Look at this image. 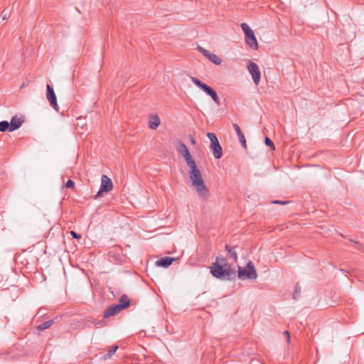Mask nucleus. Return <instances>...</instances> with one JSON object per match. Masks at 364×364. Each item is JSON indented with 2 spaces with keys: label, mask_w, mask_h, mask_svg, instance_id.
<instances>
[{
  "label": "nucleus",
  "mask_w": 364,
  "mask_h": 364,
  "mask_svg": "<svg viewBox=\"0 0 364 364\" xmlns=\"http://www.w3.org/2000/svg\"><path fill=\"white\" fill-rule=\"evenodd\" d=\"M177 150L178 153L184 158L187 165L195 161L193 159L188 147L184 143L180 141Z\"/></svg>",
  "instance_id": "nucleus-8"
},
{
  "label": "nucleus",
  "mask_w": 364,
  "mask_h": 364,
  "mask_svg": "<svg viewBox=\"0 0 364 364\" xmlns=\"http://www.w3.org/2000/svg\"><path fill=\"white\" fill-rule=\"evenodd\" d=\"M247 69L255 85H258L260 81V72L258 65L252 61H249Z\"/></svg>",
  "instance_id": "nucleus-7"
},
{
  "label": "nucleus",
  "mask_w": 364,
  "mask_h": 364,
  "mask_svg": "<svg viewBox=\"0 0 364 364\" xmlns=\"http://www.w3.org/2000/svg\"><path fill=\"white\" fill-rule=\"evenodd\" d=\"M192 186L196 189V193L199 198L203 200H207L209 198L210 191L203 178L193 181Z\"/></svg>",
  "instance_id": "nucleus-4"
},
{
  "label": "nucleus",
  "mask_w": 364,
  "mask_h": 364,
  "mask_svg": "<svg viewBox=\"0 0 364 364\" xmlns=\"http://www.w3.org/2000/svg\"><path fill=\"white\" fill-rule=\"evenodd\" d=\"M175 260L173 257H164L156 262V265L162 267H169Z\"/></svg>",
  "instance_id": "nucleus-15"
},
{
  "label": "nucleus",
  "mask_w": 364,
  "mask_h": 364,
  "mask_svg": "<svg viewBox=\"0 0 364 364\" xmlns=\"http://www.w3.org/2000/svg\"><path fill=\"white\" fill-rule=\"evenodd\" d=\"M6 18H7L6 14L4 15L3 16V20H6Z\"/></svg>",
  "instance_id": "nucleus-32"
},
{
  "label": "nucleus",
  "mask_w": 364,
  "mask_h": 364,
  "mask_svg": "<svg viewBox=\"0 0 364 364\" xmlns=\"http://www.w3.org/2000/svg\"><path fill=\"white\" fill-rule=\"evenodd\" d=\"M75 186V183L71 179H69L65 183V187L68 188H73Z\"/></svg>",
  "instance_id": "nucleus-26"
},
{
  "label": "nucleus",
  "mask_w": 364,
  "mask_h": 364,
  "mask_svg": "<svg viewBox=\"0 0 364 364\" xmlns=\"http://www.w3.org/2000/svg\"><path fill=\"white\" fill-rule=\"evenodd\" d=\"M299 290L298 289V288L296 289L295 290V292L294 294V299H296V296H299Z\"/></svg>",
  "instance_id": "nucleus-30"
},
{
  "label": "nucleus",
  "mask_w": 364,
  "mask_h": 364,
  "mask_svg": "<svg viewBox=\"0 0 364 364\" xmlns=\"http://www.w3.org/2000/svg\"><path fill=\"white\" fill-rule=\"evenodd\" d=\"M117 349H118L117 346H112L111 348L109 350V351L106 354L104 355V358L105 360L110 358L112 356V355L114 354V353L117 351Z\"/></svg>",
  "instance_id": "nucleus-21"
},
{
  "label": "nucleus",
  "mask_w": 364,
  "mask_h": 364,
  "mask_svg": "<svg viewBox=\"0 0 364 364\" xmlns=\"http://www.w3.org/2000/svg\"><path fill=\"white\" fill-rule=\"evenodd\" d=\"M207 136L210 141V149L213 151L215 158L218 159L221 158L223 155V149L215 134L208 132L207 134Z\"/></svg>",
  "instance_id": "nucleus-5"
},
{
  "label": "nucleus",
  "mask_w": 364,
  "mask_h": 364,
  "mask_svg": "<svg viewBox=\"0 0 364 364\" xmlns=\"http://www.w3.org/2000/svg\"><path fill=\"white\" fill-rule=\"evenodd\" d=\"M237 277L240 279H256L257 278V273L253 263L250 261L247 264V269L238 267Z\"/></svg>",
  "instance_id": "nucleus-2"
},
{
  "label": "nucleus",
  "mask_w": 364,
  "mask_h": 364,
  "mask_svg": "<svg viewBox=\"0 0 364 364\" xmlns=\"http://www.w3.org/2000/svg\"><path fill=\"white\" fill-rule=\"evenodd\" d=\"M122 309L119 304H112L109 306L107 309L104 312L103 317L108 318L118 314Z\"/></svg>",
  "instance_id": "nucleus-12"
},
{
  "label": "nucleus",
  "mask_w": 364,
  "mask_h": 364,
  "mask_svg": "<svg viewBox=\"0 0 364 364\" xmlns=\"http://www.w3.org/2000/svg\"><path fill=\"white\" fill-rule=\"evenodd\" d=\"M240 26H241L242 30L245 33V36H247L250 33H251L252 32H253V31L250 28V27L245 23H241Z\"/></svg>",
  "instance_id": "nucleus-22"
},
{
  "label": "nucleus",
  "mask_w": 364,
  "mask_h": 364,
  "mask_svg": "<svg viewBox=\"0 0 364 364\" xmlns=\"http://www.w3.org/2000/svg\"><path fill=\"white\" fill-rule=\"evenodd\" d=\"M210 270L213 277L223 280H232L236 277V271L231 267L219 265L218 262H213L210 267Z\"/></svg>",
  "instance_id": "nucleus-1"
},
{
  "label": "nucleus",
  "mask_w": 364,
  "mask_h": 364,
  "mask_svg": "<svg viewBox=\"0 0 364 364\" xmlns=\"http://www.w3.org/2000/svg\"><path fill=\"white\" fill-rule=\"evenodd\" d=\"M10 126L9 123L7 121H1L0 122V132H6L7 130L9 131Z\"/></svg>",
  "instance_id": "nucleus-23"
},
{
  "label": "nucleus",
  "mask_w": 364,
  "mask_h": 364,
  "mask_svg": "<svg viewBox=\"0 0 364 364\" xmlns=\"http://www.w3.org/2000/svg\"><path fill=\"white\" fill-rule=\"evenodd\" d=\"M215 262H218L219 265L225 266V267H231L230 264H229L227 262V259L224 257H217Z\"/></svg>",
  "instance_id": "nucleus-24"
},
{
  "label": "nucleus",
  "mask_w": 364,
  "mask_h": 364,
  "mask_svg": "<svg viewBox=\"0 0 364 364\" xmlns=\"http://www.w3.org/2000/svg\"><path fill=\"white\" fill-rule=\"evenodd\" d=\"M161 120L158 115L151 114L149 116V127L151 129H156L160 124Z\"/></svg>",
  "instance_id": "nucleus-17"
},
{
  "label": "nucleus",
  "mask_w": 364,
  "mask_h": 364,
  "mask_svg": "<svg viewBox=\"0 0 364 364\" xmlns=\"http://www.w3.org/2000/svg\"><path fill=\"white\" fill-rule=\"evenodd\" d=\"M198 49L201 53H203L204 56H205L210 61H211L215 65H218L221 64V59L215 54L211 53L209 50L203 48L200 46H198Z\"/></svg>",
  "instance_id": "nucleus-9"
},
{
  "label": "nucleus",
  "mask_w": 364,
  "mask_h": 364,
  "mask_svg": "<svg viewBox=\"0 0 364 364\" xmlns=\"http://www.w3.org/2000/svg\"><path fill=\"white\" fill-rule=\"evenodd\" d=\"M24 120L22 117H18L17 116H14L11 118V122L9 123L10 129L9 132H13L19 129Z\"/></svg>",
  "instance_id": "nucleus-13"
},
{
  "label": "nucleus",
  "mask_w": 364,
  "mask_h": 364,
  "mask_svg": "<svg viewBox=\"0 0 364 364\" xmlns=\"http://www.w3.org/2000/svg\"><path fill=\"white\" fill-rule=\"evenodd\" d=\"M284 334L285 335V337H287V341L289 343L290 342V333L288 331H285L284 332Z\"/></svg>",
  "instance_id": "nucleus-28"
},
{
  "label": "nucleus",
  "mask_w": 364,
  "mask_h": 364,
  "mask_svg": "<svg viewBox=\"0 0 364 364\" xmlns=\"http://www.w3.org/2000/svg\"><path fill=\"white\" fill-rule=\"evenodd\" d=\"M187 166L190 169L189 176L192 182L194 181L195 180H198L203 178L200 171L198 168L195 161L188 164Z\"/></svg>",
  "instance_id": "nucleus-11"
},
{
  "label": "nucleus",
  "mask_w": 364,
  "mask_h": 364,
  "mask_svg": "<svg viewBox=\"0 0 364 364\" xmlns=\"http://www.w3.org/2000/svg\"><path fill=\"white\" fill-rule=\"evenodd\" d=\"M234 129L235 130L237 135L238 136L239 141L244 149L247 148L246 140L244 134H242L239 125L237 124H232Z\"/></svg>",
  "instance_id": "nucleus-16"
},
{
  "label": "nucleus",
  "mask_w": 364,
  "mask_h": 364,
  "mask_svg": "<svg viewBox=\"0 0 364 364\" xmlns=\"http://www.w3.org/2000/svg\"><path fill=\"white\" fill-rule=\"evenodd\" d=\"M119 306L124 309L129 306L130 302L128 296L126 294H123L119 299Z\"/></svg>",
  "instance_id": "nucleus-19"
},
{
  "label": "nucleus",
  "mask_w": 364,
  "mask_h": 364,
  "mask_svg": "<svg viewBox=\"0 0 364 364\" xmlns=\"http://www.w3.org/2000/svg\"><path fill=\"white\" fill-rule=\"evenodd\" d=\"M272 203L273 204H287L288 203L287 201H282V200H273L272 201Z\"/></svg>",
  "instance_id": "nucleus-29"
},
{
  "label": "nucleus",
  "mask_w": 364,
  "mask_h": 364,
  "mask_svg": "<svg viewBox=\"0 0 364 364\" xmlns=\"http://www.w3.org/2000/svg\"><path fill=\"white\" fill-rule=\"evenodd\" d=\"M46 90H47V93H46L47 100L49 101L52 107L55 110L58 111V105L57 103L56 96H55V92H54L53 87L50 85H47Z\"/></svg>",
  "instance_id": "nucleus-10"
},
{
  "label": "nucleus",
  "mask_w": 364,
  "mask_h": 364,
  "mask_svg": "<svg viewBox=\"0 0 364 364\" xmlns=\"http://www.w3.org/2000/svg\"><path fill=\"white\" fill-rule=\"evenodd\" d=\"M191 144H196V141H195L194 138H193V137H192V136H191Z\"/></svg>",
  "instance_id": "nucleus-31"
},
{
  "label": "nucleus",
  "mask_w": 364,
  "mask_h": 364,
  "mask_svg": "<svg viewBox=\"0 0 364 364\" xmlns=\"http://www.w3.org/2000/svg\"><path fill=\"white\" fill-rule=\"evenodd\" d=\"M246 43L252 49L257 50L258 48V43L255 36L254 32H252L247 36H245Z\"/></svg>",
  "instance_id": "nucleus-14"
},
{
  "label": "nucleus",
  "mask_w": 364,
  "mask_h": 364,
  "mask_svg": "<svg viewBox=\"0 0 364 364\" xmlns=\"http://www.w3.org/2000/svg\"><path fill=\"white\" fill-rule=\"evenodd\" d=\"M113 188V183L111 179L106 175H102L101 178V184L100 190L95 196V198L100 197L102 193L110 191Z\"/></svg>",
  "instance_id": "nucleus-6"
},
{
  "label": "nucleus",
  "mask_w": 364,
  "mask_h": 364,
  "mask_svg": "<svg viewBox=\"0 0 364 364\" xmlns=\"http://www.w3.org/2000/svg\"><path fill=\"white\" fill-rule=\"evenodd\" d=\"M191 81L199 88H200L203 92H205L207 95L211 97L213 100L217 104L220 105V99L216 93V92L210 86L205 84L203 82L200 80L196 77H191Z\"/></svg>",
  "instance_id": "nucleus-3"
},
{
  "label": "nucleus",
  "mask_w": 364,
  "mask_h": 364,
  "mask_svg": "<svg viewBox=\"0 0 364 364\" xmlns=\"http://www.w3.org/2000/svg\"><path fill=\"white\" fill-rule=\"evenodd\" d=\"M264 143L267 146H270L272 149H274V145L269 137H265Z\"/></svg>",
  "instance_id": "nucleus-25"
},
{
  "label": "nucleus",
  "mask_w": 364,
  "mask_h": 364,
  "mask_svg": "<svg viewBox=\"0 0 364 364\" xmlns=\"http://www.w3.org/2000/svg\"><path fill=\"white\" fill-rule=\"evenodd\" d=\"M225 250L228 252V257L232 258L234 262L237 261V253L235 250L236 247H231L229 245H225Z\"/></svg>",
  "instance_id": "nucleus-18"
},
{
  "label": "nucleus",
  "mask_w": 364,
  "mask_h": 364,
  "mask_svg": "<svg viewBox=\"0 0 364 364\" xmlns=\"http://www.w3.org/2000/svg\"><path fill=\"white\" fill-rule=\"evenodd\" d=\"M70 235L74 237V238H76V239H80L81 237V235H78L77 233H76L75 231L72 230L70 231Z\"/></svg>",
  "instance_id": "nucleus-27"
},
{
  "label": "nucleus",
  "mask_w": 364,
  "mask_h": 364,
  "mask_svg": "<svg viewBox=\"0 0 364 364\" xmlns=\"http://www.w3.org/2000/svg\"><path fill=\"white\" fill-rule=\"evenodd\" d=\"M54 323V321L53 320H49L46 322H43V323L38 326L37 329L38 331H44L48 328H50L53 324Z\"/></svg>",
  "instance_id": "nucleus-20"
}]
</instances>
